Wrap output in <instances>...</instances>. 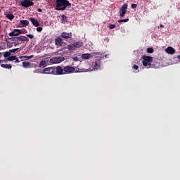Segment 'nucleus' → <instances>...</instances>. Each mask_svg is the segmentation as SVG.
I'll return each mask as SVG.
<instances>
[{"label": "nucleus", "mask_w": 180, "mask_h": 180, "mask_svg": "<svg viewBox=\"0 0 180 180\" xmlns=\"http://www.w3.org/2000/svg\"><path fill=\"white\" fill-rule=\"evenodd\" d=\"M56 11H65L67 8H71V3L68 0H56Z\"/></svg>", "instance_id": "f257e3e1"}, {"label": "nucleus", "mask_w": 180, "mask_h": 180, "mask_svg": "<svg viewBox=\"0 0 180 180\" xmlns=\"http://www.w3.org/2000/svg\"><path fill=\"white\" fill-rule=\"evenodd\" d=\"M142 60H143L142 61L143 65H144L146 68H151V63H153V57L145 55L142 57Z\"/></svg>", "instance_id": "f03ea898"}, {"label": "nucleus", "mask_w": 180, "mask_h": 180, "mask_svg": "<svg viewBox=\"0 0 180 180\" xmlns=\"http://www.w3.org/2000/svg\"><path fill=\"white\" fill-rule=\"evenodd\" d=\"M65 58L64 57H53L49 60L50 64H60L63 63Z\"/></svg>", "instance_id": "7ed1b4c3"}, {"label": "nucleus", "mask_w": 180, "mask_h": 180, "mask_svg": "<svg viewBox=\"0 0 180 180\" xmlns=\"http://www.w3.org/2000/svg\"><path fill=\"white\" fill-rule=\"evenodd\" d=\"M20 5L22 8H30L34 5V3L30 0H22L20 1Z\"/></svg>", "instance_id": "20e7f679"}, {"label": "nucleus", "mask_w": 180, "mask_h": 180, "mask_svg": "<svg viewBox=\"0 0 180 180\" xmlns=\"http://www.w3.org/2000/svg\"><path fill=\"white\" fill-rule=\"evenodd\" d=\"M53 75H64V69L61 66L53 68Z\"/></svg>", "instance_id": "39448f33"}, {"label": "nucleus", "mask_w": 180, "mask_h": 180, "mask_svg": "<svg viewBox=\"0 0 180 180\" xmlns=\"http://www.w3.org/2000/svg\"><path fill=\"white\" fill-rule=\"evenodd\" d=\"M72 72H75V68L72 66H65L63 68V73L65 74H72Z\"/></svg>", "instance_id": "423d86ee"}, {"label": "nucleus", "mask_w": 180, "mask_h": 180, "mask_svg": "<svg viewBox=\"0 0 180 180\" xmlns=\"http://www.w3.org/2000/svg\"><path fill=\"white\" fill-rule=\"evenodd\" d=\"M125 13H127V4H124L122 6L120 10V16L123 18Z\"/></svg>", "instance_id": "0eeeda50"}, {"label": "nucleus", "mask_w": 180, "mask_h": 180, "mask_svg": "<svg viewBox=\"0 0 180 180\" xmlns=\"http://www.w3.org/2000/svg\"><path fill=\"white\" fill-rule=\"evenodd\" d=\"M8 34L11 37H19V34H23V32H22L21 30L15 29L13 30V32H10Z\"/></svg>", "instance_id": "6e6552de"}, {"label": "nucleus", "mask_w": 180, "mask_h": 180, "mask_svg": "<svg viewBox=\"0 0 180 180\" xmlns=\"http://www.w3.org/2000/svg\"><path fill=\"white\" fill-rule=\"evenodd\" d=\"M41 74H52L54 75V68H46L42 70Z\"/></svg>", "instance_id": "1a4fd4ad"}, {"label": "nucleus", "mask_w": 180, "mask_h": 180, "mask_svg": "<svg viewBox=\"0 0 180 180\" xmlns=\"http://www.w3.org/2000/svg\"><path fill=\"white\" fill-rule=\"evenodd\" d=\"M55 45L58 47H61L63 46V39L60 37H56L55 39Z\"/></svg>", "instance_id": "9d476101"}, {"label": "nucleus", "mask_w": 180, "mask_h": 180, "mask_svg": "<svg viewBox=\"0 0 180 180\" xmlns=\"http://www.w3.org/2000/svg\"><path fill=\"white\" fill-rule=\"evenodd\" d=\"M60 37H62V39H71V37H72V33L62 32Z\"/></svg>", "instance_id": "9b49d317"}, {"label": "nucleus", "mask_w": 180, "mask_h": 180, "mask_svg": "<svg viewBox=\"0 0 180 180\" xmlns=\"http://www.w3.org/2000/svg\"><path fill=\"white\" fill-rule=\"evenodd\" d=\"M30 20L35 27H39L40 26V22H39L36 18H30Z\"/></svg>", "instance_id": "f8f14e48"}, {"label": "nucleus", "mask_w": 180, "mask_h": 180, "mask_svg": "<svg viewBox=\"0 0 180 180\" xmlns=\"http://www.w3.org/2000/svg\"><path fill=\"white\" fill-rule=\"evenodd\" d=\"M18 40L20 43H23V41H26V43H27L29 41V38H27L26 36L22 35L18 37Z\"/></svg>", "instance_id": "ddd939ff"}, {"label": "nucleus", "mask_w": 180, "mask_h": 180, "mask_svg": "<svg viewBox=\"0 0 180 180\" xmlns=\"http://www.w3.org/2000/svg\"><path fill=\"white\" fill-rule=\"evenodd\" d=\"M166 53H167V54H175V49L172 48V46H168L166 49H165Z\"/></svg>", "instance_id": "4468645a"}, {"label": "nucleus", "mask_w": 180, "mask_h": 180, "mask_svg": "<svg viewBox=\"0 0 180 180\" xmlns=\"http://www.w3.org/2000/svg\"><path fill=\"white\" fill-rule=\"evenodd\" d=\"M93 69L95 70H99L101 68V62L98 60L97 62H93Z\"/></svg>", "instance_id": "2eb2a0df"}, {"label": "nucleus", "mask_w": 180, "mask_h": 180, "mask_svg": "<svg viewBox=\"0 0 180 180\" xmlns=\"http://www.w3.org/2000/svg\"><path fill=\"white\" fill-rule=\"evenodd\" d=\"M47 63H49V58H46V59H43L39 64V67H46Z\"/></svg>", "instance_id": "dca6fc26"}, {"label": "nucleus", "mask_w": 180, "mask_h": 180, "mask_svg": "<svg viewBox=\"0 0 180 180\" xmlns=\"http://www.w3.org/2000/svg\"><path fill=\"white\" fill-rule=\"evenodd\" d=\"M20 23H21L22 27H26V26H29V20H21Z\"/></svg>", "instance_id": "f3484780"}, {"label": "nucleus", "mask_w": 180, "mask_h": 180, "mask_svg": "<svg viewBox=\"0 0 180 180\" xmlns=\"http://www.w3.org/2000/svg\"><path fill=\"white\" fill-rule=\"evenodd\" d=\"M82 58L83 60H89V58H92V56L91 53H84L82 55Z\"/></svg>", "instance_id": "a211bd4d"}, {"label": "nucleus", "mask_w": 180, "mask_h": 180, "mask_svg": "<svg viewBox=\"0 0 180 180\" xmlns=\"http://www.w3.org/2000/svg\"><path fill=\"white\" fill-rule=\"evenodd\" d=\"M75 49H79V47H82L84 46V42L82 41H77L74 43Z\"/></svg>", "instance_id": "6ab92c4d"}, {"label": "nucleus", "mask_w": 180, "mask_h": 180, "mask_svg": "<svg viewBox=\"0 0 180 180\" xmlns=\"http://www.w3.org/2000/svg\"><path fill=\"white\" fill-rule=\"evenodd\" d=\"M1 67L5 68L6 70H11L12 68V65L11 64H1Z\"/></svg>", "instance_id": "aec40b11"}, {"label": "nucleus", "mask_w": 180, "mask_h": 180, "mask_svg": "<svg viewBox=\"0 0 180 180\" xmlns=\"http://www.w3.org/2000/svg\"><path fill=\"white\" fill-rule=\"evenodd\" d=\"M68 49L70 50V51L77 50L74 44L68 45Z\"/></svg>", "instance_id": "412c9836"}, {"label": "nucleus", "mask_w": 180, "mask_h": 180, "mask_svg": "<svg viewBox=\"0 0 180 180\" xmlns=\"http://www.w3.org/2000/svg\"><path fill=\"white\" fill-rule=\"evenodd\" d=\"M31 63L30 62H22V67L24 68H30Z\"/></svg>", "instance_id": "4be33fe9"}, {"label": "nucleus", "mask_w": 180, "mask_h": 180, "mask_svg": "<svg viewBox=\"0 0 180 180\" xmlns=\"http://www.w3.org/2000/svg\"><path fill=\"white\" fill-rule=\"evenodd\" d=\"M61 18V23H65V22H68V17L65 16V15L63 14Z\"/></svg>", "instance_id": "5701e85b"}, {"label": "nucleus", "mask_w": 180, "mask_h": 180, "mask_svg": "<svg viewBox=\"0 0 180 180\" xmlns=\"http://www.w3.org/2000/svg\"><path fill=\"white\" fill-rule=\"evenodd\" d=\"M33 57H34V55L22 56H20L19 58H25V60H30V58H33Z\"/></svg>", "instance_id": "b1692460"}, {"label": "nucleus", "mask_w": 180, "mask_h": 180, "mask_svg": "<svg viewBox=\"0 0 180 180\" xmlns=\"http://www.w3.org/2000/svg\"><path fill=\"white\" fill-rule=\"evenodd\" d=\"M6 18L9 19V20H13L15 19V15L13 14H6Z\"/></svg>", "instance_id": "393cba45"}, {"label": "nucleus", "mask_w": 180, "mask_h": 180, "mask_svg": "<svg viewBox=\"0 0 180 180\" xmlns=\"http://www.w3.org/2000/svg\"><path fill=\"white\" fill-rule=\"evenodd\" d=\"M3 54H4V57L5 58H8V57H11V52H10L9 51L3 53Z\"/></svg>", "instance_id": "a878e982"}, {"label": "nucleus", "mask_w": 180, "mask_h": 180, "mask_svg": "<svg viewBox=\"0 0 180 180\" xmlns=\"http://www.w3.org/2000/svg\"><path fill=\"white\" fill-rule=\"evenodd\" d=\"M15 58L16 56H8V58H7V61H14Z\"/></svg>", "instance_id": "bb28decb"}, {"label": "nucleus", "mask_w": 180, "mask_h": 180, "mask_svg": "<svg viewBox=\"0 0 180 180\" xmlns=\"http://www.w3.org/2000/svg\"><path fill=\"white\" fill-rule=\"evenodd\" d=\"M8 40H11V41H14V42L18 41V37H13L11 38H8Z\"/></svg>", "instance_id": "cd10ccee"}, {"label": "nucleus", "mask_w": 180, "mask_h": 180, "mask_svg": "<svg viewBox=\"0 0 180 180\" xmlns=\"http://www.w3.org/2000/svg\"><path fill=\"white\" fill-rule=\"evenodd\" d=\"M147 53H149L150 54H153V53H154V49L153 48H148Z\"/></svg>", "instance_id": "c85d7f7f"}, {"label": "nucleus", "mask_w": 180, "mask_h": 180, "mask_svg": "<svg viewBox=\"0 0 180 180\" xmlns=\"http://www.w3.org/2000/svg\"><path fill=\"white\" fill-rule=\"evenodd\" d=\"M126 22H129V18L122 19V20H118V22H119V23H122V22L126 23Z\"/></svg>", "instance_id": "c756f323"}, {"label": "nucleus", "mask_w": 180, "mask_h": 180, "mask_svg": "<svg viewBox=\"0 0 180 180\" xmlns=\"http://www.w3.org/2000/svg\"><path fill=\"white\" fill-rule=\"evenodd\" d=\"M19 50V48H16V49H10L9 50V52L11 53H15V51H18Z\"/></svg>", "instance_id": "7c9ffc66"}, {"label": "nucleus", "mask_w": 180, "mask_h": 180, "mask_svg": "<svg viewBox=\"0 0 180 180\" xmlns=\"http://www.w3.org/2000/svg\"><path fill=\"white\" fill-rule=\"evenodd\" d=\"M116 27V25L111 24L109 25V29H115Z\"/></svg>", "instance_id": "2f4dec72"}, {"label": "nucleus", "mask_w": 180, "mask_h": 180, "mask_svg": "<svg viewBox=\"0 0 180 180\" xmlns=\"http://www.w3.org/2000/svg\"><path fill=\"white\" fill-rule=\"evenodd\" d=\"M27 37H29V39H34V36L33 34H27Z\"/></svg>", "instance_id": "473e14b6"}, {"label": "nucleus", "mask_w": 180, "mask_h": 180, "mask_svg": "<svg viewBox=\"0 0 180 180\" xmlns=\"http://www.w3.org/2000/svg\"><path fill=\"white\" fill-rule=\"evenodd\" d=\"M43 30V27H38L37 28V32H41Z\"/></svg>", "instance_id": "72a5a7b5"}, {"label": "nucleus", "mask_w": 180, "mask_h": 180, "mask_svg": "<svg viewBox=\"0 0 180 180\" xmlns=\"http://www.w3.org/2000/svg\"><path fill=\"white\" fill-rule=\"evenodd\" d=\"M73 61H79V58H78V56H75L72 58Z\"/></svg>", "instance_id": "f704fd0d"}, {"label": "nucleus", "mask_w": 180, "mask_h": 180, "mask_svg": "<svg viewBox=\"0 0 180 180\" xmlns=\"http://www.w3.org/2000/svg\"><path fill=\"white\" fill-rule=\"evenodd\" d=\"M1 63H8L7 58H5L4 60H0V64H1Z\"/></svg>", "instance_id": "c9c22d12"}, {"label": "nucleus", "mask_w": 180, "mask_h": 180, "mask_svg": "<svg viewBox=\"0 0 180 180\" xmlns=\"http://www.w3.org/2000/svg\"><path fill=\"white\" fill-rule=\"evenodd\" d=\"M131 6L132 9H136V8H137V4H133L131 5Z\"/></svg>", "instance_id": "e433bc0d"}, {"label": "nucleus", "mask_w": 180, "mask_h": 180, "mask_svg": "<svg viewBox=\"0 0 180 180\" xmlns=\"http://www.w3.org/2000/svg\"><path fill=\"white\" fill-rule=\"evenodd\" d=\"M15 63H20V60H19V58H18V57L15 56Z\"/></svg>", "instance_id": "4c0bfd02"}, {"label": "nucleus", "mask_w": 180, "mask_h": 180, "mask_svg": "<svg viewBox=\"0 0 180 180\" xmlns=\"http://www.w3.org/2000/svg\"><path fill=\"white\" fill-rule=\"evenodd\" d=\"M133 68H134V70H139V65H134L133 66Z\"/></svg>", "instance_id": "58836bf2"}, {"label": "nucleus", "mask_w": 180, "mask_h": 180, "mask_svg": "<svg viewBox=\"0 0 180 180\" xmlns=\"http://www.w3.org/2000/svg\"><path fill=\"white\" fill-rule=\"evenodd\" d=\"M18 44H19V41L14 42V46H18Z\"/></svg>", "instance_id": "ea45409f"}, {"label": "nucleus", "mask_w": 180, "mask_h": 180, "mask_svg": "<svg viewBox=\"0 0 180 180\" xmlns=\"http://www.w3.org/2000/svg\"><path fill=\"white\" fill-rule=\"evenodd\" d=\"M37 11L38 12H43V10L41 8H38Z\"/></svg>", "instance_id": "a19ab883"}, {"label": "nucleus", "mask_w": 180, "mask_h": 180, "mask_svg": "<svg viewBox=\"0 0 180 180\" xmlns=\"http://www.w3.org/2000/svg\"><path fill=\"white\" fill-rule=\"evenodd\" d=\"M4 50V46H0V51Z\"/></svg>", "instance_id": "79ce46f5"}, {"label": "nucleus", "mask_w": 180, "mask_h": 180, "mask_svg": "<svg viewBox=\"0 0 180 180\" xmlns=\"http://www.w3.org/2000/svg\"><path fill=\"white\" fill-rule=\"evenodd\" d=\"M160 27H164V25H162V24H160Z\"/></svg>", "instance_id": "37998d69"}, {"label": "nucleus", "mask_w": 180, "mask_h": 180, "mask_svg": "<svg viewBox=\"0 0 180 180\" xmlns=\"http://www.w3.org/2000/svg\"><path fill=\"white\" fill-rule=\"evenodd\" d=\"M177 58H179V60H180V55H179Z\"/></svg>", "instance_id": "c03bdc74"}, {"label": "nucleus", "mask_w": 180, "mask_h": 180, "mask_svg": "<svg viewBox=\"0 0 180 180\" xmlns=\"http://www.w3.org/2000/svg\"><path fill=\"white\" fill-rule=\"evenodd\" d=\"M105 58L108 57V54H105Z\"/></svg>", "instance_id": "a18cd8bd"}, {"label": "nucleus", "mask_w": 180, "mask_h": 180, "mask_svg": "<svg viewBox=\"0 0 180 180\" xmlns=\"http://www.w3.org/2000/svg\"><path fill=\"white\" fill-rule=\"evenodd\" d=\"M1 54H3V53L0 52V56H1Z\"/></svg>", "instance_id": "49530a36"}, {"label": "nucleus", "mask_w": 180, "mask_h": 180, "mask_svg": "<svg viewBox=\"0 0 180 180\" xmlns=\"http://www.w3.org/2000/svg\"><path fill=\"white\" fill-rule=\"evenodd\" d=\"M30 1L33 2V1H34V0H30Z\"/></svg>", "instance_id": "de8ad7c7"}, {"label": "nucleus", "mask_w": 180, "mask_h": 180, "mask_svg": "<svg viewBox=\"0 0 180 180\" xmlns=\"http://www.w3.org/2000/svg\"><path fill=\"white\" fill-rule=\"evenodd\" d=\"M0 29H1V25H0Z\"/></svg>", "instance_id": "09e8293b"}]
</instances>
